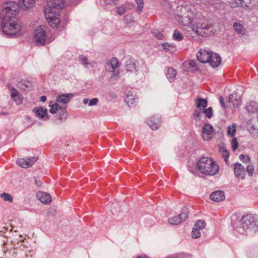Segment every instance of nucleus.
<instances>
[{"label": "nucleus", "instance_id": "6e6552de", "mask_svg": "<svg viewBox=\"0 0 258 258\" xmlns=\"http://www.w3.org/2000/svg\"><path fill=\"white\" fill-rule=\"evenodd\" d=\"M188 217V212L186 208H183L180 214L171 217L168 219L169 223L173 225H178L184 221Z\"/></svg>", "mask_w": 258, "mask_h": 258}, {"label": "nucleus", "instance_id": "7ed1b4c3", "mask_svg": "<svg viewBox=\"0 0 258 258\" xmlns=\"http://www.w3.org/2000/svg\"><path fill=\"white\" fill-rule=\"evenodd\" d=\"M258 229V217L251 214L243 216L239 221V225L235 230L240 234H245L250 231H256Z\"/></svg>", "mask_w": 258, "mask_h": 258}, {"label": "nucleus", "instance_id": "4c0bfd02", "mask_svg": "<svg viewBox=\"0 0 258 258\" xmlns=\"http://www.w3.org/2000/svg\"><path fill=\"white\" fill-rule=\"evenodd\" d=\"M202 113L204 114L206 117H208L209 118H210L213 114V111L212 108L210 107L207 109H204L202 111Z\"/></svg>", "mask_w": 258, "mask_h": 258}, {"label": "nucleus", "instance_id": "f8f14e48", "mask_svg": "<svg viewBox=\"0 0 258 258\" xmlns=\"http://www.w3.org/2000/svg\"><path fill=\"white\" fill-rule=\"evenodd\" d=\"M125 68L127 72H136L139 70V63L135 58H130L126 61Z\"/></svg>", "mask_w": 258, "mask_h": 258}, {"label": "nucleus", "instance_id": "393cba45", "mask_svg": "<svg viewBox=\"0 0 258 258\" xmlns=\"http://www.w3.org/2000/svg\"><path fill=\"white\" fill-rule=\"evenodd\" d=\"M246 127V129L253 138L258 139V128H256L252 124L251 120L247 121Z\"/></svg>", "mask_w": 258, "mask_h": 258}, {"label": "nucleus", "instance_id": "7c9ffc66", "mask_svg": "<svg viewBox=\"0 0 258 258\" xmlns=\"http://www.w3.org/2000/svg\"><path fill=\"white\" fill-rule=\"evenodd\" d=\"M219 152L221 154L222 157L224 159L225 162H226L227 165L229 164V162L228 161V158L229 157V153L228 151L225 149L224 147H220L219 149Z\"/></svg>", "mask_w": 258, "mask_h": 258}, {"label": "nucleus", "instance_id": "0eeeda50", "mask_svg": "<svg viewBox=\"0 0 258 258\" xmlns=\"http://www.w3.org/2000/svg\"><path fill=\"white\" fill-rule=\"evenodd\" d=\"M49 107H50L49 112L52 114H54L57 112H59V119L62 120L66 119L67 117V112L66 111V106H60L57 103H53L51 101L49 104Z\"/></svg>", "mask_w": 258, "mask_h": 258}, {"label": "nucleus", "instance_id": "f257e3e1", "mask_svg": "<svg viewBox=\"0 0 258 258\" xmlns=\"http://www.w3.org/2000/svg\"><path fill=\"white\" fill-rule=\"evenodd\" d=\"M2 13L4 17L0 21V27L3 32L8 36L15 35L18 33L22 26L16 18V16L19 13L17 4L12 2L7 3Z\"/></svg>", "mask_w": 258, "mask_h": 258}, {"label": "nucleus", "instance_id": "de8ad7c7", "mask_svg": "<svg viewBox=\"0 0 258 258\" xmlns=\"http://www.w3.org/2000/svg\"><path fill=\"white\" fill-rule=\"evenodd\" d=\"M246 170L248 173V174L249 176H251L252 175L254 167L252 165H248L246 167Z\"/></svg>", "mask_w": 258, "mask_h": 258}, {"label": "nucleus", "instance_id": "9b49d317", "mask_svg": "<svg viewBox=\"0 0 258 258\" xmlns=\"http://www.w3.org/2000/svg\"><path fill=\"white\" fill-rule=\"evenodd\" d=\"M47 8L45 9H50L53 11V9L59 10L62 9L64 6V0H47Z\"/></svg>", "mask_w": 258, "mask_h": 258}, {"label": "nucleus", "instance_id": "a878e982", "mask_svg": "<svg viewBox=\"0 0 258 258\" xmlns=\"http://www.w3.org/2000/svg\"><path fill=\"white\" fill-rule=\"evenodd\" d=\"M118 66L119 62L117 59L116 58L113 57L111 58L110 62L107 64L106 69L109 72H114V70L118 68Z\"/></svg>", "mask_w": 258, "mask_h": 258}, {"label": "nucleus", "instance_id": "ddd939ff", "mask_svg": "<svg viewBox=\"0 0 258 258\" xmlns=\"http://www.w3.org/2000/svg\"><path fill=\"white\" fill-rule=\"evenodd\" d=\"M234 171L235 176L239 179H243L246 175L244 167L239 163H236L234 165Z\"/></svg>", "mask_w": 258, "mask_h": 258}, {"label": "nucleus", "instance_id": "37998d69", "mask_svg": "<svg viewBox=\"0 0 258 258\" xmlns=\"http://www.w3.org/2000/svg\"><path fill=\"white\" fill-rule=\"evenodd\" d=\"M126 11V8L124 6L122 5L120 7H118L117 8L116 12L119 15H122L125 13Z\"/></svg>", "mask_w": 258, "mask_h": 258}, {"label": "nucleus", "instance_id": "8fccbe9b", "mask_svg": "<svg viewBox=\"0 0 258 258\" xmlns=\"http://www.w3.org/2000/svg\"><path fill=\"white\" fill-rule=\"evenodd\" d=\"M119 0H103L106 4L110 5H115L118 3Z\"/></svg>", "mask_w": 258, "mask_h": 258}, {"label": "nucleus", "instance_id": "49530a36", "mask_svg": "<svg viewBox=\"0 0 258 258\" xmlns=\"http://www.w3.org/2000/svg\"><path fill=\"white\" fill-rule=\"evenodd\" d=\"M188 64L192 70H196L198 69V67L197 66V63L195 60H190L188 61Z\"/></svg>", "mask_w": 258, "mask_h": 258}, {"label": "nucleus", "instance_id": "20e7f679", "mask_svg": "<svg viewBox=\"0 0 258 258\" xmlns=\"http://www.w3.org/2000/svg\"><path fill=\"white\" fill-rule=\"evenodd\" d=\"M197 168L203 174L214 175L219 171V166L211 158L201 157L197 163Z\"/></svg>", "mask_w": 258, "mask_h": 258}, {"label": "nucleus", "instance_id": "423d86ee", "mask_svg": "<svg viewBox=\"0 0 258 258\" xmlns=\"http://www.w3.org/2000/svg\"><path fill=\"white\" fill-rule=\"evenodd\" d=\"M45 18L49 24L53 28H57L60 24V19L58 13L52 11L50 9H45Z\"/></svg>", "mask_w": 258, "mask_h": 258}, {"label": "nucleus", "instance_id": "4d7b16f0", "mask_svg": "<svg viewBox=\"0 0 258 258\" xmlns=\"http://www.w3.org/2000/svg\"><path fill=\"white\" fill-rule=\"evenodd\" d=\"M40 100L43 102H45L46 100V97L45 96H42L40 97Z\"/></svg>", "mask_w": 258, "mask_h": 258}, {"label": "nucleus", "instance_id": "5701e85b", "mask_svg": "<svg viewBox=\"0 0 258 258\" xmlns=\"http://www.w3.org/2000/svg\"><path fill=\"white\" fill-rule=\"evenodd\" d=\"M19 6L21 9L26 11L32 8V0H19Z\"/></svg>", "mask_w": 258, "mask_h": 258}, {"label": "nucleus", "instance_id": "e433bc0d", "mask_svg": "<svg viewBox=\"0 0 258 258\" xmlns=\"http://www.w3.org/2000/svg\"><path fill=\"white\" fill-rule=\"evenodd\" d=\"M152 34L158 39L161 40L163 38L162 33L157 29H153Z\"/></svg>", "mask_w": 258, "mask_h": 258}, {"label": "nucleus", "instance_id": "a211bd4d", "mask_svg": "<svg viewBox=\"0 0 258 258\" xmlns=\"http://www.w3.org/2000/svg\"><path fill=\"white\" fill-rule=\"evenodd\" d=\"M251 0H234L230 3V6L231 8H236L240 7L241 8H248V5L250 4Z\"/></svg>", "mask_w": 258, "mask_h": 258}, {"label": "nucleus", "instance_id": "cd10ccee", "mask_svg": "<svg viewBox=\"0 0 258 258\" xmlns=\"http://www.w3.org/2000/svg\"><path fill=\"white\" fill-rule=\"evenodd\" d=\"M167 79L170 82H173L176 76V72L172 68H168L166 73Z\"/></svg>", "mask_w": 258, "mask_h": 258}, {"label": "nucleus", "instance_id": "6ab92c4d", "mask_svg": "<svg viewBox=\"0 0 258 258\" xmlns=\"http://www.w3.org/2000/svg\"><path fill=\"white\" fill-rule=\"evenodd\" d=\"M34 111L36 116L40 119H44L45 120L49 119L47 114V109L42 107H36L34 109Z\"/></svg>", "mask_w": 258, "mask_h": 258}, {"label": "nucleus", "instance_id": "4be33fe9", "mask_svg": "<svg viewBox=\"0 0 258 258\" xmlns=\"http://www.w3.org/2000/svg\"><path fill=\"white\" fill-rule=\"evenodd\" d=\"M160 118L159 117H155V116L151 117L148 122V125L153 130L158 129L160 125Z\"/></svg>", "mask_w": 258, "mask_h": 258}, {"label": "nucleus", "instance_id": "412c9836", "mask_svg": "<svg viewBox=\"0 0 258 258\" xmlns=\"http://www.w3.org/2000/svg\"><path fill=\"white\" fill-rule=\"evenodd\" d=\"M18 87L24 91H28L31 90L32 83L26 80H22L18 82Z\"/></svg>", "mask_w": 258, "mask_h": 258}, {"label": "nucleus", "instance_id": "4468645a", "mask_svg": "<svg viewBox=\"0 0 258 258\" xmlns=\"http://www.w3.org/2000/svg\"><path fill=\"white\" fill-rule=\"evenodd\" d=\"M74 96L73 93L63 94L57 96L56 102L55 103L62 104L61 106H66L72 98ZM61 106V105H60Z\"/></svg>", "mask_w": 258, "mask_h": 258}, {"label": "nucleus", "instance_id": "c756f323", "mask_svg": "<svg viewBox=\"0 0 258 258\" xmlns=\"http://www.w3.org/2000/svg\"><path fill=\"white\" fill-rule=\"evenodd\" d=\"M245 108L248 113H253L257 110L258 104L256 102L252 101L248 104Z\"/></svg>", "mask_w": 258, "mask_h": 258}, {"label": "nucleus", "instance_id": "473e14b6", "mask_svg": "<svg viewBox=\"0 0 258 258\" xmlns=\"http://www.w3.org/2000/svg\"><path fill=\"white\" fill-rule=\"evenodd\" d=\"M233 28L238 34H242L244 31V29L242 25L237 22L234 23Z\"/></svg>", "mask_w": 258, "mask_h": 258}, {"label": "nucleus", "instance_id": "c9c22d12", "mask_svg": "<svg viewBox=\"0 0 258 258\" xmlns=\"http://www.w3.org/2000/svg\"><path fill=\"white\" fill-rule=\"evenodd\" d=\"M205 226L206 223L205 221L203 220H198L194 225V227L201 230L204 228Z\"/></svg>", "mask_w": 258, "mask_h": 258}, {"label": "nucleus", "instance_id": "864d4df0", "mask_svg": "<svg viewBox=\"0 0 258 258\" xmlns=\"http://www.w3.org/2000/svg\"><path fill=\"white\" fill-rule=\"evenodd\" d=\"M219 101L222 107L223 108H225L226 106L225 103L224 102L223 98L222 96L219 97Z\"/></svg>", "mask_w": 258, "mask_h": 258}, {"label": "nucleus", "instance_id": "58836bf2", "mask_svg": "<svg viewBox=\"0 0 258 258\" xmlns=\"http://www.w3.org/2000/svg\"><path fill=\"white\" fill-rule=\"evenodd\" d=\"M191 236L194 239L199 238L201 236L200 230L194 227L191 232Z\"/></svg>", "mask_w": 258, "mask_h": 258}, {"label": "nucleus", "instance_id": "dca6fc26", "mask_svg": "<svg viewBox=\"0 0 258 258\" xmlns=\"http://www.w3.org/2000/svg\"><path fill=\"white\" fill-rule=\"evenodd\" d=\"M9 90L11 98L15 102L17 105L21 104L23 101V96L14 87H10Z\"/></svg>", "mask_w": 258, "mask_h": 258}, {"label": "nucleus", "instance_id": "aec40b11", "mask_svg": "<svg viewBox=\"0 0 258 258\" xmlns=\"http://www.w3.org/2000/svg\"><path fill=\"white\" fill-rule=\"evenodd\" d=\"M225 194L222 190H216L210 195V199L216 202H220L225 199Z\"/></svg>", "mask_w": 258, "mask_h": 258}, {"label": "nucleus", "instance_id": "bf43d9fd", "mask_svg": "<svg viewBox=\"0 0 258 258\" xmlns=\"http://www.w3.org/2000/svg\"><path fill=\"white\" fill-rule=\"evenodd\" d=\"M38 159V157H33V163L36 162Z\"/></svg>", "mask_w": 258, "mask_h": 258}, {"label": "nucleus", "instance_id": "a18cd8bd", "mask_svg": "<svg viewBox=\"0 0 258 258\" xmlns=\"http://www.w3.org/2000/svg\"><path fill=\"white\" fill-rule=\"evenodd\" d=\"M202 112L198 110H195L194 113V117L196 120H200Z\"/></svg>", "mask_w": 258, "mask_h": 258}, {"label": "nucleus", "instance_id": "bb28decb", "mask_svg": "<svg viewBox=\"0 0 258 258\" xmlns=\"http://www.w3.org/2000/svg\"><path fill=\"white\" fill-rule=\"evenodd\" d=\"M31 162L30 158H20L17 160V164L22 168H28L31 166Z\"/></svg>", "mask_w": 258, "mask_h": 258}, {"label": "nucleus", "instance_id": "ea45409f", "mask_svg": "<svg viewBox=\"0 0 258 258\" xmlns=\"http://www.w3.org/2000/svg\"><path fill=\"white\" fill-rule=\"evenodd\" d=\"M173 38L175 40L180 41L183 39V36L181 33L175 30L173 34Z\"/></svg>", "mask_w": 258, "mask_h": 258}, {"label": "nucleus", "instance_id": "09e8293b", "mask_svg": "<svg viewBox=\"0 0 258 258\" xmlns=\"http://www.w3.org/2000/svg\"><path fill=\"white\" fill-rule=\"evenodd\" d=\"M98 102H99L98 99L97 98H94L90 100H89L88 105L90 106H94V105H96Z\"/></svg>", "mask_w": 258, "mask_h": 258}, {"label": "nucleus", "instance_id": "c03bdc74", "mask_svg": "<svg viewBox=\"0 0 258 258\" xmlns=\"http://www.w3.org/2000/svg\"><path fill=\"white\" fill-rule=\"evenodd\" d=\"M138 5L137 11L140 13L142 11L144 7L143 0H135Z\"/></svg>", "mask_w": 258, "mask_h": 258}, {"label": "nucleus", "instance_id": "2eb2a0df", "mask_svg": "<svg viewBox=\"0 0 258 258\" xmlns=\"http://www.w3.org/2000/svg\"><path fill=\"white\" fill-rule=\"evenodd\" d=\"M227 102L229 106L237 108L240 105L241 100L240 96L234 93L229 97Z\"/></svg>", "mask_w": 258, "mask_h": 258}, {"label": "nucleus", "instance_id": "f704fd0d", "mask_svg": "<svg viewBox=\"0 0 258 258\" xmlns=\"http://www.w3.org/2000/svg\"><path fill=\"white\" fill-rule=\"evenodd\" d=\"M236 125L233 124L231 126H229L227 130V135L231 137H234L236 133Z\"/></svg>", "mask_w": 258, "mask_h": 258}, {"label": "nucleus", "instance_id": "e2e57ef3", "mask_svg": "<svg viewBox=\"0 0 258 258\" xmlns=\"http://www.w3.org/2000/svg\"><path fill=\"white\" fill-rule=\"evenodd\" d=\"M0 114L5 115V114H7V113H6V112H2V113H0Z\"/></svg>", "mask_w": 258, "mask_h": 258}, {"label": "nucleus", "instance_id": "13d9d810", "mask_svg": "<svg viewBox=\"0 0 258 258\" xmlns=\"http://www.w3.org/2000/svg\"><path fill=\"white\" fill-rule=\"evenodd\" d=\"M83 102L84 104H86L87 103H89V99L88 98L84 99Z\"/></svg>", "mask_w": 258, "mask_h": 258}, {"label": "nucleus", "instance_id": "603ef678", "mask_svg": "<svg viewBox=\"0 0 258 258\" xmlns=\"http://www.w3.org/2000/svg\"><path fill=\"white\" fill-rule=\"evenodd\" d=\"M163 49L166 51H168L169 50L170 45L168 43L162 44Z\"/></svg>", "mask_w": 258, "mask_h": 258}, {"label": "nucleus", "instance_id": "6e6d98bb", "mask_svg": "<svg viewBox=\"0 0 258 258\" xmlns=\"http://www.w3.org/2000/svg\"><path fill=\"white\" fill-rule=\"evenodd\" d=\"M35 184H36V185L38 187H40L41 186V185L42 184V182H41V181H40V180L35 179Z\"/></svg>", "mask_w": 258, "mask_h": 258}, {"label": "nucleus", "instance_id": "c85d7f7f", "mask_svg": "<svg viewBox=\"0 0 258 258\" xmlns=\"http://www.w3.org/2000/svg\"><path fill=\"white\" fill-rule=\"evenodd\" d=\"M208 105V101L207 99L203 98H199L196 101V106L200 110H204Z\"/></svg>", "mask_w": 258, "mask_h": 258}, {"label": "nucleus", "instance_id": "5fc2aeb1", "mask_svg": "<svg viewBox=\"0 0 258 258\" xmlns=\"http://www.w3.org/2000/svg\"><path fill=\"white\" fill-rule=\"evenodd\" d=\"M108 95L110 98H111L112 99H116L117 97L116 94L112 92H109Z\"/></svg>", "mask_w": 258, "mask_h": 258}, {"label": "nucleus", "instance_id": "f03ea898", "mask_svg": "<svg viewBox=\"0 0 258 258\" xmlns=\"http://www.w3.org/2000/svg\"><path fill=\"white\" fill-rule=\"evenodd\" d=\"M189 13L190 12L187 11L185 7H178L176 9V15L178 17V22L182 25H188V27L197 35H209L211 34L210 29L211 26L207 22H199L196 25L193 24Z\"/></svg>", "mask_w": 258, "mask_h": 258}, {"label": "nucleus", "instance_id": "3c124183", "mask_svg": "<svg viewBox=\"0 0 258 258\" xmlns=\"http://www.w3.org/2000/svg\"><path fill=\"white\" fill-rule=\"evenodd\" d=\"M245 158H246L247 161H245V162L250 161V158H249V156H245V155H242V154L240 155L239 159H240V160L244 161V160L245 159Z\"/></svg>", "mask_w": 258, "mask_h": 258}, {"label": "nucleus", "instance_id": "79ce46f5", "mask_svg": "<svg viewBox=\"0 0 258 258\" xmlns=\"http://www.w3.org/2000/svg\"><path fill=\"white\" fill-rule=\"evenodd\" d=\"M238 146V143L236 138L235 137H233V138L231 140V146H232V149L233 151H235L237 149Z\"/></svg>", "mask_w": 258, "mask_h": 258}, {"label": "nucleus", "instance_id": "b1692460", "mask_svg": "<svg viewBox=\"0 0 258 258\" xmlns=\"http://www.w3.org/2000/svg\"><path fill=\"white\" fill-rule=\"evenodd\" d=\"M221 62V59L220 56L217 53H213L209 63H210L212 67L216 68L220 65Z\"/></svg>", "mask_w": 258, "mask_h": 258}, {"label": "nucleus", "instance_id": "f3484780", "mask_svg": "<svg viewBox=\"0 0 258 258\" xmlns=\"http://www.w3.org/2000/svg\"><path fill=\"white\" fill-rule=\"evenodd\" d=\"M37 199L45 205H48L51 202V196L46 192L39 191L36 194Z\"/></svg>", "mask_w": 258, "mask_h": 258}, {"label": "nucleus", "instance_id": "1a4fd4ad", "mask_svg": "<svg viewBox=\"0 0 258 258\" xmlns=\"http://www.w3.org/2000/svg\"><path fill=\"white\" fill-rule=\"evenodd\" d=\"M213 53L210 50L201 49L197 53V58L202 63L209 62Z\"/></svg>", "mask_w": 258, "mask_h": 258}, {"label": "nucleus", "instance_id": "39448f33", "mask_svg": "<svg viewBox=\"0 0 258 258\" xmlns=\"http://www.w3.org/2000/svg\"><path fill=\"white\" fill-rule=\"evenodd\" d=\"M34 35L36 39V44L37 46H43L50 43L53 39L48 37L46 28L44 26H40L35 29Z\"/></svg>", "mask_w": 258, "mask_h": 258}, {"label": "nucleus", "instance_id": "72a5a7b5", "mask_svg": "<svg viewBox=\"0 0 258 258\" xmlns=\"http://www.w3.org/2000/svg\"><path fill=\"white\" fill-rule=\"evenodd\" d=\"M0 197L4 199L5 201L12 203L13 202V197L9 194L3 192L1 194Z\"/></svg>", "mask_w": 258, "mask_h": 258}, {"label": "nucleus", "instance_id": "a19ab883", "mask_svg": "<svg viewBox=\"0 0 258 258\" xmlns=\"http://www.w3.org/2000/svg\"><path fill=\"white\" fill-rule=\"evenodd\" d=\"M79 60L81 62L86 68H87V66L90 64V63L88 62V59L84 55H80L79 56Z\"/></svg>", "mask_w": 258, "mask_h": 258}, {"label": "nucleus", "instance_id": "9d476101", "mask_svg": "<svg viewBox=\"0 0 258 258\" xmlns=\"http://www.w3.org/2000/svg\"><path fill=\"white\" fill-rule=\"evenodd\" d=\"M214 128L209 123H205L202 128V137L205 141H209L212 138Z\"/></svg>", "mask_w": 258, "mask_h": 258}, {"label": "nucleus", "instance_id": "052dcab7", "mask_svg": "<svg viewBox=\"0 0 258 258\" xmlns=\"http://www.w3.org/2000/svg\"><path fill=\"white\" fill-rule=\"evenodd\" d=\"M114 77H115V74H114V73H113V74H112V75H111V77H110V79H113Z\"/></svg>", "mask_w": 258, "mask_h": 258}, {"label": "nucleus", "instance_id": "2f4dec72", "mask_svg": "<svg viewBox=\"0 0 258 258\" xmlns=\"http://www.w3.org/2000/svg\"><path fill=\"white\" fill-rule=\"evenodd\" d=\"M125 101L128 106L133 105L136 103V98L134 95L132 93H128L126 96Z\"/></svg>", "mask_w": 258, "mask_h": 258}, {"label": "nucleus", "instance_id": "680f3d73", "mask_svg": "<svg viewBox=\"0 0 258 258\" xmlns=\"http://www.w3.org/2000/svg\"><path fill=\"white\" fill-rule=\"evenodd\" d=\"M137 258H148V257L147 256H139Z\"/></svg>", "mask_w": 258, "mask_h": 258}]
</instances>
